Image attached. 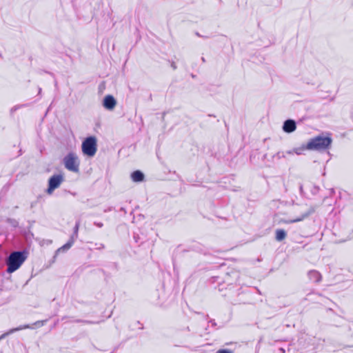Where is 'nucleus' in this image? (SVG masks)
Segmentation results:
<instances>
[{
    "label": "nucleus",
    "instance_id": "19",
    "mask_svg": "<svg viewBox=\"0 0 353 353\" xmlns=\"http://www.w3.org/2000/svg\"><path fill=\"white\" fill-rule=\"evenodd\" d=\"M94 225L99 228H101L103 227V224L102 223H98V222H95L94 223Z\"/></svg>",
    "mask_w": 353,
    "mask_h": 353
},
{
    "label": "nucleus",
    "instance_id": "11",
    "mask_svg": "<svg viewBox=\"0 0 353 353\" xmlns=\"http://www.w3.org/2000/svg\"><path fill=\"white\" fill-rule=\"evenodd\" d=\"M131 178L134 182H141L144 179V174L139 170H136L131 174Z\"/></svg>",
    "mask_w": 353,
    "mask_h": 353
},
{
    "label": "nucleus",
    "instance_id": "6",
    "mask_svg": "<svg viewBox=\"0 0 353 353\" xmlns=\"http://www.w3.org/2000/svg\"><path fill=\"white\" fill-rule=\"evenodd\" d=\"M63 181V176L61 174H54L48 180V188L46 192L48 194H52L54 190L58 188Z\"/></svg>",
    "mask_w": 353,
    "mask_h": 353
},
{
    "label": "nucleus",
    "instance_id": "15",
    "mask_svg": "<svg viewBox=\"0 0 353 353\" xmlns=\"http://www.w3.org/2000/svg\"><path fill=\"white\" fill-rule=\"evenodd\" d=\"M285 157V153L284 152H278L276 154L272 156V159H280L281 158Z\"/></svg>",
    "mask_w": 353,
    "mask_h": 353
},
{
    "label": "nucleus",
    "instance_id": "2",
    "mask_svg": "<svg viewBox=\"0 0 353 353\" xmlns=\"http://www.w3.org/2000/svg\"><path fill=\"white\" fill-rule=\"evenodd\" d=\"M332 143V139L329 137L317 136L312 139L306 145L307 150H324L327 149Z\"/></svg>",
    "mask_w": 353,
    "mask_h": 353
},
{
    "label": "nucleus",
    "instance_id": "7",
    "mask_svg": "<svg viewBox=\"0 0 353 353\" xmlns=\"http://www.w3.org/2000/svg\"><path fill=\"white\" fill-rule=\"evenodd\" d=\"M314 212V210L313 208H310L307 212L303 213L300 216L293 219H288V220H281V221L284 223H297L303 221L304 219H307L308 216H310L312 214H313Z\"/></svg>",
    "mask_w": 353,
    "mask_h": 353
},
{
    "label": "nucleus",
    "instance_id": "21",
    "mask_svg": "<svg viewBox=\"0 0 353 353\" xmlns=\"http://www.w3.org/2000/svg\"><path fill=\"white\" fill-rule=\"evenodd\" d=\"M104 248H105V245L103 243H101L99 249H103Z\"/></svg>",
    "mask_w": 353,
    "mask_h": 353
},
{
    "label": "nucleus",
    "instance_id": "14",
    "mask_svg": "<svg viewBox=\"0 0 353 353\" xmlns=\"http://www.w3.org/2000/svg\"><path fill=\"white\" fill-rule=\"evenodd\" d=\"M306 149V145H303L301 148H294L292 150H288L285 153L288 154H293L294 153H296V154L300 155L302 154L303 151H304Z\"/></svg>",
    "mask_w": 353,
    "mask_h": 353
},
{
    "label": "nucleus",
    "instance_id": "17",
    "mask_svg": "<svg viewBox=\"0 0 353 353\" xmlns=\"http://www.w3.org/2000/svg\"><path fill=\"white\" fill-rule=\"evenodd\" d=\"M46 321H38L37 322L34 323V325H39V326H42L44 325V323L46 322Z\"/></svg>",
    "mask_w": 353,
    "mask_h": 353
},
{
    "label": "nucleus",
    "instance_id": "25",
    "mask_svg": "<svg viewBox=\"0 0 353 353\" xmlns=\"http://www.w3.org/2000/svg\"><path fill=\"white\" fill-rule=\"evenodd\" d=\"M196 35H197L198 37H201L200 34H199L198 32H196Z\"/></svg>",
    "mask_w": 353,
    "mask_h": 353
},
{
    "label": "nucleus",
    "instance_id": "20",
    "mask_svg": "<svg viewBox=\"0 0 353 353\" xmlns=\"http://www.w3.org/2000/svg\"><path fill=\"white\" fill-rule=\"evenodd\" d=\"M171 67L173 68V70H176V63L174 61L172 62Z\"/></svg>",
    "mask_w": 353,
    "mask_h": 353
},
{
    "label": "nucleus",
    "instance_id": "4",
    "mask_svg": "<svg viewBox=\"0 0 353 353\" xmlns=\"http://www.w3.org/2000/svg\"><path fill=\"white\" fill-rule=\"evenodd\" d=\"M82 151L88 157H93L96 154L97 139L94 137H89L83 141Z\"/></svg>",
    "mask_w": 353,
    "mask_h": 353
},
{
    "label": "nucleus",
    "instance_id": "18",
    "mask_svg": "<svg viewBox=\"0 0 353 353\" xmlns=\"http://www.w3.org/2000/svg\"><path fill=\"white\" fill-rule=\"evenodd\" d=\"M209 323H210L212 324V325L214 326V327H215L216 325V322L214 321V319H210L209 321Z\"/></svg>",
    "mask_w": 353,
    "mask_h": 353
},
{
    "label": "nucleus",
    "instance_id": "8",
    "mask_svg": "<svg viewBox=\"0 0 353 353\" xmlns=\"http://www.w3.org/2000/svg\"><path fill=\"white\" fill-rule=\"evenodd\" d=\"M117 105V101L112 95H107L103 100V106L108 110H112Z\"/></svg>",
    "mask_w": 353,
    "mask_h": 353
},
{
    "label": "nucleus",
    "instance_id": "23",
    "mask_svg": "<svg viewBox=\"0 0 353 353\" xmlns=\"http://www.w3.org/2000/svg\"><path fill=\"white\" fill-rule=\"evenodd\" d=\"M201 60H202V61H203V62H205V60L204 57H202V58H201Z\"/></svg>",
    "mask_w": 353,
    "mask_h": 353
},
{
    "label": "nucleus",
    "instance_id": "16",
    "mask_svg": "<svg viewBox=\"0 0 353 353\" xmlns=\"http://www.w3.org/2000/svg\"><path fill=\"white\" fill-rule=\"evenodd\" d=\"M216 353H233V352L228 349H222L216 352Z\"/></svg>",
    "mask_w": 353,
    "mask_h": 353
},
{
    "label": "nucleus",
    "instance_id": "5",
    "mask_svg": "<svg viewBox=\"0 0 353 353\" xmlns=\"http://www.w3.org/2000/svg\"><path fill=\"white\" fill-rule=\"evenodd\" d=\"M79 227H80V221L79 220L75 223V225L73 228V233L71 235L69 241L65 244H64L63 246L59 248L57 250V252H65V251L69 250L72 247V245L74 244L75 240L78 238V232H79Z\"/></svg>",
    "mask_w": 353,
    "mask_h": 353
},
{
    "label": "nucleus",
    "instance_id": "1",
    "mask_svg": "<svg viewBox=\"0 0 353 353\" xmlns=\"http://www.w3.org/2000/svg\"><path fill=\"white\" fill-rule=\"evenodd\" d=\"M28 252L14 251L10 254L6 259L7 272L12 273L18 270L28 257Z\"/></svg>",
    "mask_w": 353,
    "mask_h": 353
},
{
    "label": "nucleus",
    "instance_id": "3",
    "mask_svg": "<svg viewBox=\"0 0 353 353\" xmlns=\"http://www.w3.org/2000/svg\"><path fill=\"white\" fill-rule=\"evenodd\" d=\"M63 164L65 168L73 172H79V160L77 155L74 152L68 153L63 158Z\"/></svg>",
    "mask_w": 353,
    "mask_h": 353
},
{
    "label": "nucleus",
    "instance_id": "24",
    "mask_svg": "<svg viewBox=\"0 0 353 353\" xmlns=\"http://www.w3.org/2000/svg\"><path fill=\"white\" fill-rule=\"evenodd\" d=\"M280 350L283 353L285 352V350L283 348H281Z\"/></svg>",
    "mask_w": 353,
    "mask_h": 353
},
{
    "label": "nucleus",
    "instance_id": "22",
    "mask_svg": "<svg viewBox=\"0 0 353 353\" xmlns=\"http://www.w3.org/2000/svg\"><path fill=\"white\" fill-rule=\"evenodd\" d=\"M17 108H17V106H15V107H14V108H12L11 111H12H12H14V110H16Z\"/></svg>",
    "mask_w": 353,
    "mask_h": 353
},
{
    "label": "nucleus",
    "instance_id": "9",
    "mask_svg": "<svg viewBox=\"0 0 353 353\" xmlns=\"http://www.w3.org/2000/svg\"><path fill=\"white\" fill-rule=\"evenodd\" d=\"M296 122L292 119L286 120L283 125V130L284 132L291 133L296 130Z\"/></svg>",
    "mask_w": 353,
    "mask_h": 353
},
{
    "label": "nucleus",
    "instance_id": "10",
    "mask_svg": "<svg viewBox=\"0 0 353 353\" xmlns=\"http://www.w3.org/2000/svg\"><path fill=\"white\" fill-rule=\"evenodd\" d=\"M310 280L313 282L319 283L321 281V274L316 270H310L307 273Z\"/></svg>",
    "mask_w": 353,
    "mask_h": 353
},
{
    "label": "nucleus",
    "instance_id": "12",
    "mask_svg": "<svg viewBox=\"0 0 353 353\" xmlns=\"http://www.w3.org/2000/svg\"><path fill=\"white\" fill-rule=\"evenodd\" d=\"M31 327L29 325H24L23 326H20L19 327H17V328H13V329H11L8 332L1 334L0 336V341L2 340L3 339H4L6 336H8L9 334L16 332V331H19V330H23V329H27V328H30Z\"/></svg>",
    "mask_w": 353,
    "mask_h": 353
},
{
    "label": "nucleus",
    "instance_id": "13",
    "mask_svg": "<svg viewBox=\"0 0 353 353\" xmlns=\"http://www.w3.org/2000/svg\"><path fill=\"white\" fill-rule=\"evenodd\" d=\"M276 233V240L278 241H281L285 239L287 236L286 232L283 229H277L275 232Z\"/></svg>",
    "mask_w": 353,
    "mask_h": 353
}]
</instances>
